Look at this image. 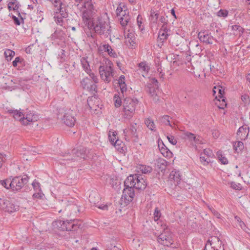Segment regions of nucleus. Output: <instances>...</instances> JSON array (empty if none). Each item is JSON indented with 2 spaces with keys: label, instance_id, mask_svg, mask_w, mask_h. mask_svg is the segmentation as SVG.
<instances>
[{
  "label": "nucleus",
  "instance_id": "obj_1",
  "mask_svg": "<svg viewBox=\"0 0 250 250\" xmlns=\"http://www.w3.org/2000/svg\"><path fill=\"white\" fill-rule=\"evenodd\" d=\"M138 174L130 175L124 182L125 188L123 191L122 200L126 204L131 202L135 196L134 189L136 188V180Z\"/></svg>",
  "mask_w": 250,
  "mask_h": 250
},
{
  "label": "nucleus",
  "instance_id": "obj_2",
  "mask_svg": "<svg viewBox=\"0 0 250 250\" xmlns=\"http://www.w3.org/2000/svg\"><path fill=\"white\" fill-rule=\"evenodd\" d=\"M92 29L94 30L96 33L106 38L110 36L111 33L109 22L101 17H98L94 20V25Z\"/></svg>",
  "mask_w": 250,
  "mask_h": 250
},
{
  "label": "nucleus",
  "instance_id": "obj_3",
  "mask_svg": "<svg viewBox=\"0 0 250 250\" xmlns=\"http://www.w3.org/2000/svg\"><path fill=\"white\" fill-rule=\"evenodd\" d=\"M75 220L70 221L58 220L52 223L53 226L62 231H75L80 228V224Z\"/></svg>",
  "mask_w": 250,
  "mask_h": 250
},
{
  "label": "nucleus",
  "instance_id": "obj_4",
  "mask_svg": "<svg viewBox=\"0 0 250 250\" xmlns=\"http://www.w3.org/2000/svg\"><path fill=\"white\" fill-rule=\"evenodd\" d=\"M138 101L137 99H132L129 97L125 98L123 102V111L124 112V117L125 119L129 120L131 119L134 113L136 106Z\"/></svg>",
  "mask_w": 250,
  "mask_h": 250
},
{
  "label": "nucleus",
  "instance_id": "obj_5",
  "mask_svg": "<svg viewBox=\"0 0 250 250\" xmlns=\"http://www.w3.org/2000/svg\"><path fill=\"white\" fill-rule=\"evenodd\" d=\"M105 65H101L99 68L101 78L105 82H109L110 77L113 75V63L110 60L105 61Z\"/></svg>",
  "mask_w": 250,
  "mask_h": 250
},
{
  "label": "nucleus",
  "instance_id": "obj_6",
  "mask_svg": "<svg viewBox=\"0 0 250 250\" xmlns=\"http://www.w3.org/2000/svg\"><path fill=\"white\" fill-rule=\"evenodd\" d=\"M28 180L29 177L27 175L14 177L10 183L12 185L11 190L15 192L20 191L24 186L28 182Z\"/></svg>",
  "mask_w": 250,
  "mask_h": 250
},
{
  "label": "nucleus",
  "instance_id": "obj_7",
  "mask_svg": "<svg viewBox=\"0 0 250 250\" xmlns=\"http://www.w3.org/2000/svg\"><path fill=\"white\" fill-rule=\"evenodd\" d=\"M140 128L141 127L140 125L134 123L130 125V127L128 130L126 129H124L123 133L125 135V140L128 142L129 141L130 139L127 135V133H130L131 135V137L134 139L133 141L134 142H137L139 138V132Z\"/></svg>",
  "mask_w": 250,
  "mask_h": 250
},
{
  "label": "nucleus",
  "instance_id": "obj_8",
  "mask_svg": "<svg viewBox=\"0 0 250 250\" xmlns=\"http://www.w3.org/2000/svg\"><path fill=\"white\" fill-rule=\"evenodd\" d=\"M157 241L162 245L170 247L174 242L173 235L169 231H164L157 236Z\"/></svg>",
  "mask_w": 250,
  "mask_h": 250
},
{
  "label": "nucleus",
  "instance_id": "obj_9",
  "mask_svg": "<svg viewBox=\"0 0 250 250\" xmlns=\"http://www.w3.org/2000/svg\"><path fill=\"white\" fill-rule=\"evenodd\" d=\"M0 206L5 212L12 213L19 209V206L15 205L10 201L5 200L4 198H0Z\"/></svg>",
  "mask_w": 250,
  "mask_h": 250
},
{
  "label": "nucleus",
  "instance_id": "obj_10",
  "mask_svg": "<svg viewBox=\"0 0 250 250\" xmlns=\"http://www.w3.org/2000/svg\"><path fill=\"white\" fill-rule=\"evenodd\" d=\"M198 37L200 42L207 44H211L214 41H217L211 35V33L206 30L200 31L198 34Z\"/></svg>",
  "mask_w": 250,
  "mask_h": 250
},
{
  "label": "nucleus",
  "instance_id": "obj_11",
  "mask_svg": "<svg viewBox=\"0 0 250 250\" xmlns=\"http://www.w3.org/2000/svg\"><path fill=\"white\" fill-rule=\"evenodd\" d=\"M76 113L75 111L69 109L65 113L62 121L66 125L70 127L73 126L76 121Z\"/></svg>",
  "mask_w": 250,
  "mask_h": 250
},
{
  "label": "nucleus",
  "instance_id": "obj_12",
  "mask_svg": "<svg viewBox=\"0 0 250 250\" xmlns=\"http://www.w3.org/2000/svg\"><path fill=\"white\" fill-rule=\"evenodd\" d=\"M83 88L87 89L93 95L97 93L96 83H93L91 79L86 77L83 79L81 82Z\"/></svg>",
  "mask_w": 250,
  "mask_h": 250
},
{
  "label": "nucleus",
  "instance_id": "obj_13",
  "mask_svg": "<svg viewBox=\"0 0 250 250\" xmlns=\"http://www.w3.org/2000/svg\"><path fill=\"white\" fill-rule=\"evenodd\" d=\"M124 36L126 40V42L127 45L129 46L133 47L134 46L136 42H135V34L133 31V30L127 29V28H125L124 29Z\"/></svg>",
  "mask_w": 250,
  "mask_h": 250
},
{
  "label": "nucleus",
  "instance_id": "obj_14",
  "mask_svg": "<svg viewBox=\"0 0 250 250\" xmlns=\"http://www.w3.org/2000/svg\"><path fill=\"white\" fill-rule=\"evenodd\" d=\"M86 148L84 147H80L79 148H74L71 150V154L73 155L76 161H78L81 159H85Z\"/></svg>",
  "mask_w": 250,
  "mask_h": 250
},
{
  "label": "nucleus",
  "instance_id": "obj_15",
  "mask_svg": "<svg viewBox=\"0 0 250 250\" xmlns=\"http://www.w3.org/2000/svg\"><path fill=\"white\" fill-rule=\"evenodd\" d=\"M99 52L102 53L103 52H107L111 57L114 58L117 57V54L116 52L112 48L111 46L108 43L101 44L98 47Z\"/></svg>",
  "mask_w": 250,
  "mask_h": 250
},
{
  "label": "nucleus",
  "instance_id": "obj_16",
  "mask_svg": "<svg viewBox=\"0 0 250 250\" xmlns=\"http://www.w3.org/2000/svg\"><path fill=\"white\" fill-rule=\"evenodd\" d=\"M249 127L247 125H243L240 127L237 132V136L241 140H246L249 135Z\"/></svg>",
  "mask_w": 250,
  "mask_h": 250
},
{
  "label": "nucleus",
  "instance_id": "obj_17",
  "mask_svg": "<svg viewBox=\"0 0 250 250\" xmlns=\"http://www.w3.org/2000/svg\"><path fill=\"white\" fill-rule=\"evenodd\" d=\"M158 144L161 154L165 157H170L172 152L167 147L161 139H158Z\"/></svg>",
  "mask_w": 250,
  "mask_h": 250
},
{
  "label": "nucleus",
  "instance_id": "obj_18",
  "mask_svg": "<svg viewBox=\"0 0 250 250\" xmlns=\"http://www.w3.org/2000/svg\"><path fill=\"white\" fill-rule=\"evenodd\" d=\"M185 136L189 139L190 141H193L195 144V148L196 149V144H203L204 143L203 139L198 136L197 137L191 132H187L185 133Z\"/></svg>",
  "mask_w": 250,
  "mask_h": 250
},
{
  "label": "nucleus",
  "instance_id": "obj_19",
  "mask_svg": "<svg viewBox=\"0 0 250 250\" xmlns=\"http://www.w3.org/2000/svg\"><path fill=\"white\" fill-rule=\"evenodd\" d=\"M147 186L146 180L143 178L142 175H138L136 180V189L144 190Z\"/></svg>",
  "mask_w": 250,
  "mask_h": 250
},
{
  "label": "nucleus",
  "instance_id": "obj_20",
  "mask_svg": "<svg viewBox=\"0 0 250 250\" xmlns=\"http://www.w3.org/2000/svg\"><path fill=\"white\" fill-rule=\"evenodd\" d=\"M101 197L100 195L96 192H92L89 196V201L94 206H98Z\"/></svg>",
  "mask_w": 250,
  "mask_h": 250
},
{
  "label": "nucleus",
  "instance_id": "obj_21",
  "mask_svg": "<svg viewBox=\"0 0 250 250\" xmlns=\"http://www.w3.org/2000/svg\"><path fill=\"white\" fill-rule=\"evenodd\" d=\"M115 148L118 151L121 153H125L126 151V147L125 146L124 143L119 139L116 140L115 142L114 143L113 145Z\"/></svg>",
  "mask_w": 250,
  "mask_h": 250
},
{
  "label": "nucleus",
  "instance_id": "obj_22",
  "mask_svg": "<svg viewBox=\"0 0 250 250\" xmlns=\"http://www.w3.org/2000/svg\"><path fill=\"white\" fill-rule=\"evenodd\" d=\"M124 14H122V16L120 18V23L121 25L124 27V29L126 27V26H127L128 23L129 21L130 20V16L127 14H126V10H124Z\"/></svg>",
  "mask_w": 250,
  "mask_h": 250
},
{
  "label": "nucleus",
  "instance_id": "obj_23",
  "mask_svg": "<svg viewBox=\"0 0 250 250\" xmlns=\"http://www.w3.org/2000/svg\"><path fill=\"white\" fill-rule=\"evenodd\" d=\"M138 67H139L138 71L144 72L145 74H147L150 70V67L146 62H142L138 63Z\"/></svg>",
  "mask_w": 250,
  "mask_h": 250
},
{
  "label": "nucleus",
  "instance_id": "obj_24",
  "mask_svg": "<svg viewBox=\"0 0 250 250\" xmlns=\"http://www.w3.org/2000/svg\"><path fill=\"white\" fill-rule=\"evenodd\" d=\"M230 27L231 31L234 35H241L244 32V29L241 26L239 25H233L229 26Z\"/></svg>",
  "mask_w": 250,
  "mask_h": 250
},
{
  "label": "nucleus",
  "instance_id": "obj_25",
  "mask_svg": "<svg viewBox=\"0 0 250 250\" xmlns=\"http://www.w3.org/2000/svg\"><path fill=\"white\" fill-rule=\"evenodd\" d=\"M172 118L167 115H165L161 117L160 120L161 123L165 125H168L172 128L174 127V123L172 124L171 122Z\"/></svg>",
  "mask_w": 250,
  "mask_h": 250
},
{
  "label": "nucleus",
  "instance_id": "obj_26",
  "mask_svg": "<svg viewBox=\"0 0 250 250\" xmlns=\"http://www.w3.org/2000/svg\"><path fill=\"white\" fill-rule=\"evenodd\" d=\"M218 91V96H216V99L218 98L219 99H223L225 98L224 97V89L223 88L222 86H214L213 89V94L214 95L216 91Z\"/></svg>",
  "mask_w": 250,
  "mask_h": 250
},
{
  "label": "nucleus",
  "instance_id": "obj_27",
  "mask_svg": "<svg viewBox=\"0 0 250 250\" xmlns=\"http://www.w3.org/2000/svg\"><path fill=\"white\" fill-rule=\"evenodd\" d=\"M81 63L82 65V67L83 69V70L87 73H89L91 71V69H90L89 62H88L87 60V58L85 57H82L81 59Z\"/></svg>",
  "mask_w": 250,
  "mask_h": 250
},
{
  "label": "nucleus",
  "instance_id": "obj_28",
  "mask_svg": "<svg viewBox=\"0 0 250 250\" xmlns=\"http://www.w3.org/2000/svg\"><path fill=\"white\" fill-rule=\"evenodd\" d=\"M96 101H98V96L97 95H93L88 98L87 103L90 109H92L94 107L95 103H96Z\"/></svg>",
  "mask_w": 250,
  "mask_h": 250
},
{
  "label": "nucleus",
  "instance_id": "obj_29",
  "mask_svg": "<svg viewBox=\"0 0 250 250\" xmlns=\"http://www.w3.org/2000/svg\"><path fill=\"white\" fill-rule=\"evenodd\" d=\"M13 115L16 120H19L23 124H25L24 123V116L22 112L18 110H15Z\"/></svg>",
  "mask_w": 250,
  "mask_h": 250
},
{
  "label": "nucleus",
  "instance_id": "obj_30",
  "mask_svg": "<svg viewBox=\"0 0 250 250\" xmlns=\"http://www.w3.org/2000/svg\"><path fill=\"white\" fill-rule=\"evenodd\" d=\"M211 239H208L207 241V243L205 246V249L203 250H218L217 249H215L214 247L212 246L211 242L214 240H217L219 241V239L217 237H211Z\"/></svg>",
  "mask_w": 250,
  "mask_h": 250
},
{
  "label": "nucleus",
  "instance_id": "obj_31",
  "mask_svg": "<svg viewBox=\"0 0 250 250\" xmlns=\"http://www.w3.org/2000/svg\"><path fill=\"white\" fill-rule=\"evenodd\" d=\"M62 157H63V160L68 162L67 164H69V162H74L76 161V158H75L73 155L71 154V151L67 153L65 152L63 154Z\"/></svg>",
  "mask_w": 250,
  "mask_h": 250
},
{
  "label": "nucleus",
  "instance_id": "obj_32",
  "mask_svg": "<svg viewBox=\"0 0 250 250\" xmlns=\"http://www.w3.org/2000/svg\"><path fill=\"white\" fill-rule=\"evenodd\" d=\"M82 19L85 26L89 29H92L94 25V20L95 19H93L92 20H91V18H82Z\"/></svg>",
  "mask_w": 250,
  "mask_h": 250
},
{
  "label": "nucleus",
  "instance_id": "obj_33",
  "mask_svg": "<svg viewBox=\"0 0 250 250\" xmlns=\"http://www.w3.org/2000/svg\"><path fill=\"white\" fill-rule=\"evenodd\" d=\"M145 123L146 126L151 130H155V125L154 123L153 120L151 118H148L145 120Z\"/></svg>",
  "mask_w": 250,
  "mask_h": 250
},
{
  "label": "nucleus",
  "instance_id": "obj_34",
  "mask_svg": "<svg viewBox=\"0 0 250 250\" xmlns=\"http://www.w3.org/2000/svg\"><path fill=\"white\" fill-rule=\"evenodd\" d=\"M244 144L241 141L235 142L233 145V147L235 152L239 153L244 148Z\"/></svg>",
  "mask_w": 250,
  "mask_h": 250
},
{
  "label": "nucleus",
  "instance_id": "obj_35",
  "mask_svg": "<svg viewBox=\"0 0 250 250\" xmlns=\"http://www.w3.org/2000/svg\"><path fill=\"white\" fill-rule=\"evenodd\" d=\"M159 15V14L158 12H156L154 10H151L150 11L149 20L151 22L156 24L157 22Z\"/></svg>",
  "mask_w": 250,
  "mask_h": 250
},
{
  "label": "nucleus",
  "instance_id": "obj_36",
  "mask_svg": "<svg viewBox=\"0 0 250 250\" xmlns=\"http://www.w3.org/2000/svg\"><path fill=\"white\" fill-rule=\"evenodd\" d=\"M119 95L118 94H115L114 96V104L116 107H119L122 105V99L123 97L122 95L119 93Z\"/></svg>",
  "mask_w": 250,
  "mask_h": 250
},
{
  "label": "nucleus",
  "instance_id": "obj_37",
  "mask_svg": "<svg viewBox=\"0 0 250 250\" xmlns=\"http://www.w3.org/2000/svg\"><path fill=\"white\" fill-rule=\"evenodd\" d=\"M167 165V162L162 158H159L157 160V166L161 171L165 170Z\"/></svg>",
  "mask_w": 250,
  "mask_h": 250
},
{
  "label": "nucleus",
  "instance_id": "obj_38",
  "mask_svg": "<svg viewBox=\"0 0 250 250\" xmlns=\"http://www.w3.org/2000/svg\"><path fill=\"white\" fill-rule=\"evenodd\" d=\"M147 91L151 96H153L154 95H156L157 93V91H158V87L155 86L154 85H152V84H149L147 87Z\"/></svg>",
  "mask_w": 250,
  "mask_h": 250
},
{
  "label": "nucleus",
  "instance_id": "obj_39",
  "mask_svg": "<svg viewBox=\"0 0 250 250\" xmlns=\"http://www.w3.org/2000/svg\"><path fill=\"white\" fill-rule=\"evenodd\" d=\"M169 35L167 33H165V32H159V35L158 38V42H160L161 44H163L164 41L167 40L168 36Z\"/></svg>",
  "mask_w": 250,
  "mask_h": 250
},
{
  "label": "nucleus",
  "instance_id": "obj_40",
  "mask_svg": "<svg viewBox=\"0 0 250 250\" xmlns=\"http://www.w3.org/2000/svg\"><path fill=\"white\" fill-rule=\"evenodd\" d=\"M83 7L85 9V10L92 12L94 6L90 0H86L84 2Z\"/></svg>",
  "mask_w": 250,
  "mask_h": 250
},
{
  "label": "nucleus",
  "instance_id": "obj_41",
  "mask_svg": "<svg viewBox=\"0 0 250 250\" xmlns=\"http://www.w3.org/2000/svg\"><path fill=\"white\" fill-rule=\"evenodd\" d=\"M36 117L35 115H32L31 113L27 114L26 117H24V123L25 125H27L29 123L34 122L36 121Z\"/></svg>",
  "mask_w": 250,
  "mask_h": 250
},
{
  "label": "nucleus",
  "instance_id": "obj_42",
  "mask_svg": "<svg viewBox=\"0 0 250 250\" xmlns=\"http://www.w3.org/2000/svg\"><path fill=\"white\" fill-rule=\"evenodd\" d=\"M11 180H12L10 178L4 180H0V183L5 188L11 189L12 185L10 184Z\"/></svg>",
  "mask_w": 250,
  "mask_h": 250
},
{
  "label": "nucleus",
  "instance_id": "obj_43",
  "mask_svg": "<svg viewBox=\"0 0 250 250\" xmlns=\"http://www.w3.org/2000/svg\"><path fill=\"white\" fill-rule=\"evenodd\" d=\"M235 219L237 221V222L239 223V226L241 228L243 229L245 231L247 232V229H249L245 224L243 221H242L241 218L238 216H235Z\"/></svg>",
  "mask_w": 250,
  "mask_h": 250
},
{
  "label": "nucleus",
  "instance_id": "obj_44",
  "mask_svg": "<svg viewBox=\"0 0 250 250\" xmlns=\"http://www.w3.org/2000/svg\"><path fill=\"white\" fill-rule=\"evenodd\" d=\"M117 133L115 132L109 131L108 134V139L111 144L113 145L114 143L115 142L116 140H117L116 138Z\"/></svg>",
  "mask_w": 250,
  "mask_h": 250
},
{
  "label": "nucleus",
  "instance_id": "obj_45",
  "mask_svg": "<svg viewBox=\"0 0 250 250\" xmlns=\"http://www.w3.org/2000/svg\"><path fill=\"white\" fill-rule=\"evenodd\" d=\"M217 155L218 158L221 162V164L223 165H227L228 164V159L222 155L221 152H218Z\"/></svg>",
  "mask_w": 250,
  "mask_h": 250
},
{
  "label": "nucleus",
  "instance_id": "obj_46",
  "mask_svg": "<svg viewBox=\"0 0 250 250\" xmlns=\"http://www.w3.org/2000/svg\"><path fill=\"white\" fill-rule=\"evenodd\" d=\"M170 176L172 177L173 180L177 182L180 181V174L179 171H172L170 173Z\"/></svg>",
  "mask_w": 250,
  "mask_h": 250
},
{
  "label": "nucleus",
  "instance_id": "obj_47",
  "mask_svg": "<svg viewBox=\"0 0 250 250\" xmlns=\"http://www.w3.org/2000/svg\"><path fill=\"white\" fill-rule=\"evenodd\" d=\"M4 55L5 57L6 58L7 60H11L12 58L15 55L14 51L8 49L6 51L4 52Z\"/></svg>",
  "mask_w": 250,
  "mask_h": 250
},
{
  "label": "nucleus",
  "instance_id": "obj_48",
  "mask_svg": "<svg viewBox=\"0 0 250 250\" xmlns=\"http://www.w3.org/2000/svg\"><path fill=\"white\" fill-rule=\"evenodd\" d=\"M229 11L226 9H220L217 12V16L219 17L226 18L228 16Z\"/></svg>",
  "mask_w": 250,
  "mask_h": 250
},
{
  "label": "nucleus",
  "instance_id": "obj_49",
  "mask_svg": "<svg viewBox=\"0 0 250 250\" xmlns=\"http://www.w3.org/2000/svg\"><path fill=\"white\" fill-rule=\"evenodd\" d=\"M200 159L201 162L204 165H207L210 162V159L208 157H206L202 153H201Z\"/></svg>",
  "mask_w": 250,
  "mask_h": 250
},
{
  "label": "nucleus",
  "instance_id": "obj_50",
  "mask_svg": "<svg viewBox=\"0 0 250 250\" xmlns=\"http://www.w3.org/2000/svg\"><path fill=\"white\" fill-rule=\"evenodd\" d=\"M62 5H58V6L57 7V10H59V12L60 13L61 16L63 18L67 17L68 14L67 12H66V9L62 7Z\"/></svg>",
  "mask_w": 250,
  "mask_h": 250
},
{
  "label": "nucleus",
  "instance_id": "obj_51",
  "mask_svg": "<svg viewBox=\"0 0 250 250\" xmlns=\"http://www.w3.org/2000/svg\"><path fill=\"white\" fill-rule=\"evenodd\" d=\"M161 216V213L158 208H156L154 212V220L157 221Z\"/></svg>",
  "mask_w": 250,
  "mask_h": 250
},
{
  "label": "nucleus",
  "instance_id": "obj_52",
  "mask_svg": "<svg viewBox=\"0 0 250 250\" xmlns=\"http://www.w3.org/2000/svg\"><path fill=\"white\" fill-rule=\"evenodd\" d=\"M218 101L220 102H222V104H221L220 105H218V107L220 109H224L225 107H226L227 104L226 102V98H223V99H218Z\"/></svg>",
  "mask_w": 250,
  "mask_h": 250
},
{
  "label": "nucleus",
  "instance_id": "obj_53",
  "mask_svg": "<svg viewBox=\"0 0 250 250\" xmlns=\"http://www.w3.org/2000/svg\"><path fill=\"white\" fill-rule=\"evenodd\" d=\"M202 153L204 155H206L207 157L209 158L213 155L212 150L209 148L204 149L203 152Z\"/></svg>",
  "mask_w": 250,
  "mask_h": 250
},
{
  "label": "nucleus",
  "instance_id": "obj_54",
  "mask_svg": "<svg viewBox=\"0 0 250 250\" xmlns=\"http://www.w3.org/2000/svg\"><path fill=\"white\" fill-rule=\"evenodd\" d=\"M209 209L211 211L212 213L213 214L214 216H215L217 218L219 219H221V215L220 214L219 212H218L217 210H216L214 208H209Z\"/></svg>",
  "mask_w": 250,
  "mask_h": 250
},
{
  "label": "nucleus",
  "instance_id": "obj_55",
  "mask_svg": "<svg viewBox=\"0 0 250 250\" xmlns=\"http://www.w3.org/2000/svg\"><path fill=\"white\" fill-rule=\"evenodd\" d=\"M230 187L232 188L233 189H236V190H241V186L240 184H237L234 182H231L230 183Z\"/></svg>",
  "mask_w": 250,
  "mask_h": 250
},
{
  "label": "nucleus",
  "instance_id": "obj_56",
  "mask_svg": "<svg viewBox=\"0 0 250 250\" xmlns=\"http://www.w3.org/2000/svg\"><path fill=\"white\" fill-rule=\"evenodd\" d=\"M89 76L90 78V79L93 82V83H98V78L93 73H89Z\"/></svg>",
  "mask_w": 250,
  "mask_h": 250
},
{
  "label": "nucleus",
  "instance_id": "obj_57",
  "mask_svg": "<svg viewBox=\"0 0 250 250\" xmlns=\"http://www.w3.org/2000/svg\"><path fill=\"white\" fill-rule=\"evenodd\" d=\"M242 101L245 104H249L250 103V98L247 94H244L241 96Z\"/></svg>",
  "mask_w": 250,
  "mask_h": 250
},
{
  "label": "nucleus",
  "instance_id": "obj_58",
  "mask_svg": "<svg viewBox=\"0 0 250 250\" xmlns=\"http://www.w3.org/2000/svg\"><path fill=\"white\" fill-rule=\"evenodd\" d=\"M63 17H59L58 16L57 17H54V18L55 19V21L56 22L57 24H59L61 26L62 25V23L63 22V20L62 19Z\"/></svg>",
  "mask_w": 250,
  "mask_h": 250
},
{
  "label": "nucleus",
  "instance_id": "obj_59",
  "mask_svg": "<svg viewBox=\"0 0 250 250\" xmlns=\"http://www.w3.org/2000/svg\"><path fill=\"white\" fill-rule=\"evenodd\" d=\"M119 86H120V90H121V93H120V94L121 95H122L123 97H125L124 93L126 92V89H127L126 85V84H124V85L123 84V85H119Z\"/></svg>",
  "mask_w": 250,
  "mask_h": 250
},
{
  "label": "nucleus",
  "instance_id": "obj_60",
  "mask_svg": "<svg viewBox=\"0 0 250 250\" xmlns=\"http://www.w3.org/2000/svg\"><path fill=\"white\" fill-rule=\"evenodd\" d=\"M167 138L170 143L174 145L177 144V140L173 136H167Z\"/></svg>",
  "mask_w": 250,
  "mask_h": 250
},
{
  "label": "nucleus",
  "instance_id": "obj_61",
  "mask_svg": "<svg viewBox=\"0 0 250 250\" xmlns=\"http://www.w3.org/2000/svg\"><path fill=\"white\" fill-rule=\"evenodd\" d=\"M140 17H141L140 15L138 16L137 19V24H138V26L139 29L141 30H143V29H144V27L142 25L143 23L141 21L142 18Z\"/></svg>",
  "mask_w": 250,
  "mask_h": 250
},
{
  "label": "nucleus",
  "instance_id": "obj_62",
  "mask_svg": "<svg viewBox=\"0 0 250 250\" xmlns=\"http://www.w3.org/2000/svg\"><path fill=\"white\" fill-rule=\"evenodd\" d=\"M159 31L160 32H165L167 33L170 31V29L167 27V24H164V25H162Z\"/></svg>",
  "mask_w": 250,
  "mask_h": 250
},
{
  "label": "nucleus",
  "instance_id": "obj_63",
  "mask_svg": "<svg viewBox=\"0 0 250 250\" xmlns=\"http://www.w3.org/2000/svg\"><path fill=\"white\" fill-rule=\"evenodd\" d=\"M91 12L84 10L83 12L82 18H91Z\"/></svg>",
  "mask_w": 250,
  "mask_h": 250
},
{
  "label": "nucleus",
  "instance_id": "obj_64",
  "mask_svg": "<svg viewBox=\"0 0 250 250\" xmlns=\"http://www.w3.org/2000/svg\"><path fill=\"white\" fill-rule=\"evenodd\" d=\"M152 170V168L150 167H145L142 169V171L144 173H150Z\"/></svg>",
  "mask_w": 250,
  "mask_h": 250
}]
</instances>
